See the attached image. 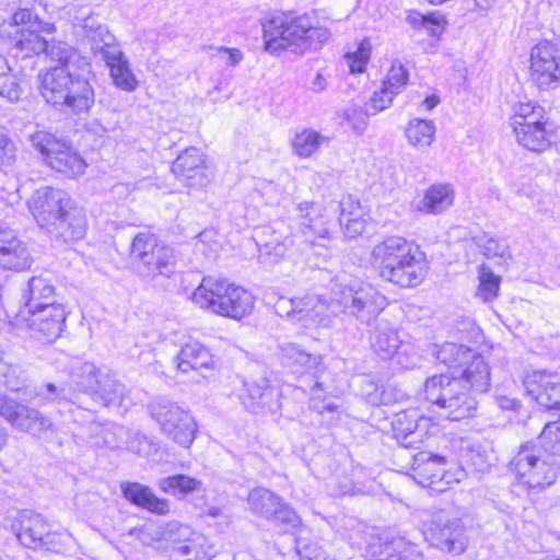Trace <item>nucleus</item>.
I'll return each mask as SVG.
<instances>
[{"instance_id":"f257e3e1","label":"nucleus","mask_w":560,"mask_h":560,"mask_svg":"<svg viewBox=\"0 0 560 560\" xmlns=\"http://www.w3.org/2000/svg\"><path fill=\"white\" fill-rule=\"evenodd\" d=\"M489 387V365L482 357H474L459 377L445 373L428 377L423 395L441 416L451 421H459L474 417L477 411L478 402L470 389L486 393Z\"/></svg>"},{"instance_id":"f03ea898","label":"nucleus","mask_w":560,"mask_h":560,"mask_svg":"<svg viewBox=\"0 0 560 560\" xmlns=\"http://www.w3.org/2000/svg\"><path fill=\"white\" fill-rule=\"evenodd\" d=\"M28 207L39 228L56 246L74 244L85 237V211L67 191L48 186L38 188Z\"/></svg>"},{"instance_id":"7ed1b4c3","label":"nucleus","mask_w":560,"mask_h":560,"mask_svg":"<svg viewBox=\"0 0 560 560\" xmlns=\"http://www.w3.org/2000/svg\"><path fill=\"white\" fill-rule=\"evenodd\" d=\"M40 77V94L45 102L59 112L73 115L89 114L95 104L91 83V66L77 72L66 69L45 71Z\"/></svg>"},{"instance_id":"20e7f679","label":"nucleus","mask_w":560,"mask_h":560,"mask_svg":"<svg viewBox=\"0 0 560 560\" xmlns=\"http://www.w3.org/2000/svg\"><path fill=\"white\" fill-rule=\"evenodd\" d=\"M98 374L100 370L93 363L75 360L70 366L68 380L44 384L37 392V398L42 404L55 402L65 407L71 415L77 410L93 413L88 398L97 383ZM73 421L78 422L79 419L73 416Z\"/></svg>"},{"instance_id":"39448f33","label":"nucleus","mask_w":560,"mask_h":560,"mask_svg":"<svg viewBox=\"0 0 560 560\" xmlns=\"http://www.w3.org/2000/svg\"><path fill=\"white\" fill-rule=\"evenodd\" d=\"M385 306L386 298L370 284L331 282L328 308L358 328L371 326Z\"/></svg>"},{"instance_id":"423d86ee","label":"nucleus","mask_w":560,"mask_h":560,"mask_svg":"<svg viewBox=\"0 0 560 560\" xmlns=\"http://www.w3.org/2000/svg\"><path fill=\"white\" fill-rule=\"evenodd\" d=\"M191 300L201 308L233 319L243 318L254 308V298L248 291L212 276L203 277Z\"/></svg>"},{"instance_id":"0eeeda50","label":"nucleus","mask_w":560,"mask_h":560,"mask_svg":"<svg viewBox=\"0 0 560 560\" xmlns=\"http://www.w3.org/2000/svg\"><path fill=\"white\" fill-rule=\"evenodd\" d=\"M534 443L522 444L510 462V470L520 486L528 492H540L552 486L558 477V466L548 450Z\"/></svg>"},{"instance_id":"6e6552de","label":"nucleus","mask_w":560,"mask_h":560,"mask_svg":"<svg viewBox=\"0 0 560 560\" xmlns=\"http://www.w3.org/2000/svg\"><path fill=\"white\" fill-rule=\"evenodd\" d=\"M129 261L132 271L144 280L168 278L174 272L176 264L173 248L148 231L133 236Z\"/></svg>"},{"instance_id":"1a4fd4ad","label":"nucleus","mask_w":560,"mask_h":560,"mask_svg":"<svg viewBox=\"0 0 560 560\" xmlns=\"http://www.w3.org/2000/svg\"><path fill=\"white\" fill-rule=\"evenodd\" d=\"M148 409L163 434L180 446H190L195 440L197 428L188 410L163 396L152 399Z\"/></svg>"},{"instance_id":"9d476101","label":"nucleus","mask_w":560,"mask_h":560,"mask_svg":"<svg viewBox=\"0 0 560 560\" xmlns=\"http://www.w3.org/2000/svg\"><path fill=\"white\" fill-rule=\"evenodd\" d=\"M32 147L38 151L47 165L68 177L84 173L86 163L80 153L67 141L48 131L30 135Z\"/></svg>"},{"instance_id":"9b49d317","label":"nucleus","mask_w":560,"mask_h":560,"mask_svg":"<svg viewBox=\"0 0 560 560\" xmlns=\"http://www.w3.org/2000/svg\"><path fill=\"white\" fill-rule=\"evenodd\" d=\"M310 20L306 14L295 18L281 14L266 20L262 23L265 49L277 52L291 45L302 48Z\"/></svg>"},{"instance_id":"f8f14e48","label":"nucleus","mask_w":560,"mask_h":560,"mask_svg":"<svg viewBox=\"0 0 560 560\" xmlns=\"http://www.w3.org/2000/svg\"><path fill=\"white\" fill-rule=\"evenodd\" d=\"M296 211L298 228L304 242L316 255L326 256L329 252L332 222L325 209L317 202L305 201L298 205Z\"/></svg>"},{"instance_id":"ddd939ff","label":"nucleus","mask_w":560,"mask_h":560,"mask_svg":"<svg viewBox=\"0 0 560 560\" xmlns=\"http://www.w3.org/2000/svg\"><path fill=\"white\" fill-rule=\"evenodd\" d=\"M163 538L170 542L172 558L186 560H210L212 546L206 536L178 522L167 523L162 530Z\"/></svg>"},{"instance_id":"4468645a","label":"nucleus","mask_w":560,"mask_h":560,"mask_svg":"<svg viewBox=\"0 0 560 560\" xmlns=\"http://www.w3.org/2000/svg\"><path fill=\"white\" fill-rule=\"evenodd\" d=\"M67 312L63 304L20 311L19 320L31 338L42 343L55 342L65 329Z\"/></svg>"},{"instance_id":"2eb2a0df","label":"nucleus","mask_w":560,"mask_h":560,"mask_svg":"<svg viewBox=\"0 0 560 560\" xmlns=\"http://www.w3.org/2000/svg\"><path fill=\"white\" fill-rule=\"evenodd\" d=\"M427 541L434 548L460 555L466 550L468 538L459 517L435 515L424 529Z\"/></svg>"},{"instance_id":"dca6fc26","label":"nucleus","mask_w":560,"mask_h":560,"mask_svg":"<svg viewBox=\"0 0 560 560\" xmlns=\"http://www.w3.org/2000/svg\"><path fill=\"white\" fill-rule=\"evenodd\" d=\"M529 77L540 90L555 89L560 81V49L548 39L539 42L530 51Z\"/></svg>"},{"instance_id":"f3484780","label":"nucleus","mask_w":560,"mask_h":560,"mask_svg":"<svg viewBox=\"0 0 560 560\" xmlns=\"http://www.w3.org/2000/svg\"><path fill=\"white\" fill-rule=\"evenodd\" d=\"M427 272L425 255L419 248L378 271L383 280L400 288L419 285L424 280Z\"/></svg>"},{"instance_id":"a211bd4d","label":"nucleus","mask_w":560,"mask_h":560,"mask_svg":"<svg viewBox=\"0 0 560 560\" xmlns=\"http://www.w3.org/2000/svg\"><path fill=\"white\" fill-rule=\"evenodd\" d=\"M11 529L27 548L47 547L52 541L50 525L32 510L19 511L11 523Z\"/></svg>"},{"instance_id":"6ab92c4d","label":"nucleus","mask_w":560,"mask_h":560,"mask_svg":"<svg viewBox=\"0 0 560 560\" xmlns=\"http://www.w3.org/2000/svg\"><path fill=\"white\" fill-rule=\"evenodd\" d=\"M371 347L383 360L392 359L394 355L397 362L404 368L413 366L417 362V354L408 355L411 346L404 342L398 331L387 323H380L370 337Z\"/></svg>"},{"instance_id":"aec40b11","label":"nucleus","mask_w":560,"mask_h":560,"mask_svg":"<svg viewBox=\"0 0 560 560\" xmlns=\"http://www.w3.org/2000/svg\"><path fill=\"white\" fill-rule=\"evenodd\" d=\"M0 416L14 428L39 435L51 428V421L37 409L20 404L7 396H0Z\"/></svg>"},{"instance_id":"412c9836","label":"nucleus","mask_w":560,"mask_h":560,"mask_svg":"<svg viewBox=\"0 0 560 560\" xmlns=\"http://www.w3.org/2000/svg\"><path fill=\"white\" fill-rule=\"evenodd\" d=\"M279 397V392L264 376L245 380L240 394L243 406L253 413H276L280 409Z\"/></svg>"},{"instance_id":"4be33fe9","label":"nucleus","mask_w":560,"mask_h":560,"mask_svg":"<svg viewBox=\"0 0 560 560\" xmlns=\"http://www.w3.org/2000/svg\"><path fill=\"white\" fill-rule=\"evenodd\" d=\"M205 163V158L200 150L190 147L175 159L172 172L186 186L202 188L211 182V174Z\"/></svg>"},{"instance_id":"5701e85b","label":"nucleus","mask_w":560,"mask_h":560,"mask_svg":"<svg viewBox=\"0 0 560 560\" xmlns=\"http://www.w3.org/2000/svg\"><path fill=\"white\" fill-rule=\"evenodd\" d=\"M365 555L371 560H423L419 547L401 536L372 538Z\"/></svg>"},{"instance_id":"b1692460","label":"nucleus","mask_w":560,"mask_h":560,"mask_svg":"<svg viewBox=\"0 0 560 560\" xmlns=\"http://www.w3.org/2000/svg\"><path fill=\"white\" fill-rule=\"evenodd\" d=\"M523 385L527 395L546 409L560 410V375L546 371L526 374Z\"/></svg>"},{"instance_id":"393cba45","label":"nucleus","mask_w":560,"mask_h":560,"mask_svg":"<svg viewBox=\"0 0 560 560\" xmlns=\"http://www.w3.org/2000/svg\"><path fill=\"white\" fill-rule=\"evenodd\" d=\"M32 264L27 244L11 231L0 229V269L22 272L28 270Z\"/></svg>"},{"instance_id":"a878e982","label":"nucleus","mask_w":560,"mask_h":560,"mask_svg":"<svg viewBox=\"0 0 560 560\" xmlns=\"http://www.w3.org/2000/svg\"><path fill=\"white\" fill-rule=\"evenodd\" d=\"M119 488L122 498L131 505L160 516L170 513V501L158 497L147 485L137 481H122Z\"/></svg>"},{"instance_id":"bb28decb","label":"nucleus","mask_w":560,"mask_h":560,"mask_svg":"<svg viewBox=\"0 0 560 560\" xmlns=\"http://www.w3.org/2000/svg\"><path fill=\"white\" fill-rule=\"evenodd\" d=\"M56 31L52 23L35 19L31 24V28H22L20 36L15 39L14 49L20 52L22 57H30L32 54L39 55L45 52L49 39L43 34L50 35Z\"/></svg>"},{"instance_id":"cd10ccee","label":"nucleus","mask_w":560,"mask_h":560,"mask_svg":"<svg viewBox=\"0 0 560 560\" xmlns=\"http://www.w3.org/2000/svg\"><path fill=\"white\" fill-rule=\"evenodd\" d=\"M56 287L50 279L44 276L32 277L22 291L21 300L23 305L20 311L37 310L50 305H58L56 302Z\"/></svg>"},{"instance_id":"c85d7f7f","label":"nucleus","mask_w":560,"mask_h":560,"mask_svg":"<svg viewBox=\"0 0 560 560\" xmlns=\"http://www.w3.org/2000/svg\"><path fill=\"white\" fill-rule=\"evenodd\" d=\"M417 248L418 247L411 242L401 236H387L373 247L371 253L372 262L380 271L381 269L392 265L395 260L415 252Z\"/></svg>"},{"instance_id":"c756f323","label":"nucleus","mask_w":560,"mask_h":560,"mask_svg":"<svg viewBox=\"0 0 560 560\" xmlns=\"http://www.w3.org/2000/svg\"><path fill=\"white\" fill-rule=\"evenodd\" d=\"M44 54L51 62L56 63L55 67L49 68L47 71L66 69L69 72H77L81 68L91 66L86 58L81 56L74 47L62 40L49 39Z\"/></svg>"},{"instance_id":"7c9ffc66","label":"nucleus","mask_w":560,"mask_h":560,"mask_svg":"<svg viewBox=\"0 0 560 560\" xmlns=\"http://www.w3.org/2000/svg\"><path fill=\"white\" fill-rule=\"evenodd\" d=\"M176 368L182 373L199 372L213 369V357L208 348L198 341L185 343L174 359Z\"/></svg>"},{"instance_id":"2f4dec72","label":"nucleus","mask_w":560,"mask_h":560,"mask_svg":"<svg viewBox=\"0 0 560 560\" xmlns=\"http://www.w3.org/2000/svg\"><path fill=\"white\" fill-rule=\"evenodd\" d=\"M315 298L289 299L281 296L275 304L276 313L281 317L290 318L292 322L307 326L318 312L315 310Z\"/></svg>"},{"instance_id":"473e14b6","label":"nucleus","mask_w":560,"mask_h":560,"mask_svg":"<svg viewBox=\"0 0 560 560\" xmlns=\"http://www.w3.org/2000/svg\"><path fill=\"white\" fill-rule=\"evenodd\" d=\"M279 359L284 369L296 375L307 373L318 365V357L306 352L293 342L280 346Z\"/></svg>"},{"instance_id":"72a5a7b5","label":"nucleus","mask_w":560,"mask_h":560,"mask_svg":"<svg viewBox=\"0 0 560 560\" xmlns=\"http://www.w3.org/2000/svg\"><path fill=\"white\" fill-rule=\"evenodd\" d=\"M125 387L115 377L107 373H102L97 376V383L93 388L89 404L93 406V412L96 406L107 407L117 404L124 396Z\"/></svg>"},{"instance_id":"f704fd0d","label":"nucleus","mask_w":560,"mask_h":560,"mask_svg":"<svg viewBox=\"0 0 560 560\" xmlns=\"http://www.w3.org/2000/svg\"><path fill=\"white\" fill-rule=\"evenodd\" d=\"M156 486L163 493L177 499H185L191 493L201 491L203 483L195 477L185 474H174L160 478L156 481Z\"/></svg>"},{"instance_id":"c9c22d12","label":"nucleus","mask_w":560,"mask_h":560,"mask_svg":"<svg viewBox=\"0 0 560 560\" xmlns=\"http://www.w3.org/2000/svg\"><path fill=\"white\" fill-rule=\"evenodd\" d=\"M454 202V191L450 185L430 186L418 205L420 211L439 214L450 208Z\"/></svg>"},{"instance_id":"e433bc0d","label":"nucleus","mask_w":560,"mask_h":560,"mask_svg":"<svg viewBox=\"0 0 560 560\" xmlns=\"http://www.w3.org/2000/svg\"><path fill=\"white\" fill-rule=\"evenodd\" d=\"M420 416L418 410L408 409L395 413L392 427L396 440L408 447L416 442L413 438L419 429Z\"/></svg>"},{"instance_id":"4c0bfd02","label":"nucleus","mask_w":560,"mask_h":560,"mask_svg":"<svg viewBox=\"0 0 560 560\" xmlns=\"http://www.w3.org/2000/svg\"><path fill=\"white\" fill-rule=\"evenodd\" d=\"M254 238L261 255L281 258L287 253V237L273 226H260L255 230Z\"/></svg>"},{"instance_id":"58836bf2","label":"nucleus","mask_w":560,"mask_h":560,"mask_svg":"<svg viewBox=\"0 0 560 560\" xmlns=\"http://www.w3.org/2000/svg\"><path fill=\"white\" fill-rule=\"evenodd\" d=\"M282 498L266 488H255L247 495V504L252 513L266 520L272 516Z\"/></svg>"},{"instance_id":"ea45409f","label":"nucleus","mask_w":560,"mask_h":560,"mask_svg":"<svg viewBox=\"0 0 560 560\" xmlns=\"http://www.w3.org/2000/svg\"><path fill=\"white\" fill-rule=\"evenodd\" d=\"M435 125L432 120L413 118L405 128V136L409 144L423 149L431 145L435 138Z\"/></svg>"},{"instance_id":"a19ab883","label":"nucleus","mask_w":560,"mask_h":560,"mask_svg":"<svg viewBox=\"0 0 560 560\" xmlns=\"http://www.w3.org/2000/svg\"><path fill=\"white\" fill-rule=\"evenodd\" d=\"M513 130L518 143L530 151H544L550 144L547 138L546 126L515 127Z\"/></svg>"},{"instance_id":"79ce46f5","label":"nucleus","mask_w":560,"mask_h":560,"mask_svg":"<svg viewBox=\"0 0 560 560\" xmlns=\"http://www.w3.org/2000/svg\"><path fill=\"white\" fill-rule=\"evenodd\" d=\"M512 120L513 129L515 127L546 126L547 122L545 108L530 102L520 104Z\"/></svg>"},{"instance_id":"37998d69","label":"nucleus","mask_w":560,"mask_h":560,"mask_svg":"<svg viewBox=\"0 0 560 560\" xmlns=\"http://www.w3.org/2000/svg\"><path fill=\"white\" fill-rule=\"evenodd\" d=\"M471 350L464 345H456L453 342H446L442 345L436 351V359L439 362L445 364L448 368L460 366L468 361L474 359Z\"/></svg>"},{"instance_id":"c03bdc74","label":"nucleus","mask_w":560,"mask_h":560,"mask_svg":"<svg viewBox=\"0 0 560 560\" xmlns=\"http://www.w3.org/2000/svg\"><path fill=\"white\" fill-rule=\"evenodd\" d=\"M127 448L140 456L150 457L158 453L160 442L156 438L140 431H128Z\"/></svg>"},{"instance_id":"a18cd8bd","label":"nucleus","mask_w":560,"mask_h":560,"mask_svg":"<svg viewBox=\"0 0 560 560\" xmlns=\"http://www.w3.org/2000/svg\"><path fill=\"white\" fill-rule=\"evenodd\" d=\"M324 136L312 129H304L296 133L293 141V150L301 158H308L315 153L320 143L324 141Z\"/></svg>"},{"instance_id":"49530a36","label":"nucleus","mask_w":560,"mask_h":560,"mask_svg":"<svg viewBox=\"0 0 560 560\" xmlns=\"http://www.w3.org/2000/svg\"><path fill=\"white\" fill-rule=\"evenodd\" d=\"M445 465L446 457L440 454L422 451L413 455V469L430 472L432 478L439 477Z\"/></svg>"},{"instance_id":"de8ad7c7","label":"nucleus","mask_w":560,"mask_h":560,"mask_svg":"<svg viewBox=\"0 0 560 560\" xmlns=\"http://www.w3.org/2000/svg\"><path fill=\"white\" fill-rule=\"evenodd\" d=\"M268 521L273 522L284 533L294 530L301 523L299 515L283 499Z\"/></svg>"},{"instance_id":"09e8293b","label":"nucleus","mask_w":560,"mask_h":560,"mask_svg":"<svg viewBox=\"0 0 560 560\" xmlns=\"http://www.w3.org/2000/svg\"><path fill=\"white\" fill-rule=\"evenodd\" d=\"M109 71L113 82L118 89L127 92L136 90L138 82L129 68L127 59L109 67Z\"/></svg>"},{"instance_id":"8fccbe9b","label":"nucleus","mask_w":560,"mask_h":560,"mask_svg":"<svg viewBox=\"0 0 560 560\" xmlns=\"http://www.w3.org/2000/svg\"><path fill=\"white\" fill-rule=\"evenodd\" d=\"M479 287L477 295L485 302L492 301L498 296L501 278L495 276L490 269L482 267L479 275Z\"/></svg>"},{"instance_id":"3c124183","label":"nucleus","mask_w":560,"mask_h":560,"mask_svg":"<svg viewBox=\"0 0 560 560\" xmlns=\"http://www.w3.org/2000/svg\"><path fill=\"white\" fill-rule=\"evenodd\" d=\"M101 32L105 34V39H103L104 44L101 45L102 49L97 52V56L105 61L108 68L126 60L124 52L115 44V37L109 33L108 28H102Z\"/></svg>"},{"instance_id":"603ef678","label":"nucleus","mask_w":560,"mask_h":560,"mask_svg":"<svg viewBox=\"0 0 560 560\" xmlns=\"http://www.w3.org/2000/svg\"><path fill=\"white\" fill-rule=\"evenodd\" d=\"M370 115L369 108L363 110V108L352 105L342 112L341 118L342 122L350 126L357 135H362L368 126V117Z\"/></svg>"},{"instance_id":"864d4df0","label":"nucleus","mask_w":560,"mask_h":560,"mask_svg":"<svg viewBox=\"0 0 560 560\" xmlns=\"http://www.w3.org/2000/svg\"><path fill=\"white\" fill-rule=\"evenodd\" d=\"M539 441L552 455L560 456V419L545 424Z\"/></svg>"},{"instance_id":"5fc2aeb1","label":"nucleus","mask_w":560,"mask_h":560,"mask_svg":"<svg viewBox=\"0 0 560 560\" xmlns=\"http://www.w3.org/2000/svg\"><path fill=\"white\" fill-rule=\"evenodd\" d=\"M371 55V44L368 39H363L357 51L346 54L349 69L351 73H362L365 71Z\"/></svg>"},{"instance_id":"6e6d98bb","label":"nucleus","mask_w":560,"mask_h":560,"mask_svg":"<svg viewBox=\"0 0 560 560\" xmlns=\"http://www.w3.org/2000/svg\"><path fill=\"white\" fill-rule=\"evenodd\" d=\"M18 160V148L14 141L0 127V171L11 167Z\"/></svg>"},{"instance_id":"4d7b16f0","label":"nucleus","mask_w":560,"mask_h":560,"mask_svg":"<svg viewBox=\"0 0 560 560\" xmlns=\"http://www.w3.org/2000/svg\"><path fill=\"white\" fill-rule=\"evenodd\" d=\"M475 240L477 245L482 249V253L486 257H510L509 246L505 244V242L495 240L493 237H488V235L478 236Z\"/></svg>"},{"instance_id":"13d9d810","label":"nucleus","mask_w":560,"mask_h":560,"mask_svg":"<svg viewBox=\"0 0 560 560\" xmlns=\"http://www.w3.org/2000/svg\"><path fill=\"white\" fill-rule=\"evenodd\" d=\"M196 249L209 258H214L219 250V234L213 229H205L197 235Z\"/></svg>"},{"instance_id":"bf43d9fd","label":"nucleus","mask_w":560,"mask_h":560,"mask_svg":"<svg viewBox=\"0 0 560 560\" xmlns=\"http://www.w3.org/2000/svg\"><path fill=\"white\" fill-rule=\"evenodd\" d=\"M408 71L401 65H393L388 71L387 79L383 82V86L393 91V93L399 94L408 82Z\"/></svg>"},{"instance_id":"052dcab7","label":"nucleus","mask_w":560,"mask_h":560,"mask_svg":"<svg viewBox=\"0 0 560 560\" xmlns=\"http://www.w3.org/2000/svg\"><path fill=\"white\" fill-rule=\"evenodd\" d=\"M102 28H107V26L97 24L93 19L88 18L83 23V30L85 31V39L91 44V50L97 56V52L102 49L104 44L103 39H105V34L101 32Z\"/></svg>"},{"instance_id":"680f3d73","label":"nucleus","mask_w":560,"mask_h":560,"mask_svg":"<svg viewBox=\"0 0 560 560\" xmlns=\"http://www.w3.org/2000/svg\"><path fill=\"white\" fill-rule=\"evenodd\" d=\"M329 37L330 32L328 28L313 26L310 22V27L306 31L302 48L317 50L329 39Z\"/></svg>"},{"instance_id":"e2e57ef3","label":"nucleus","mask_w":560,"mask_h":560,"mask_svg":"<svg viewBox=\"0 0 560 560\" xmlns=\"http://www.w3.org/2000/svg\"><path fill=\"white\" fill-rule=\"evenodd\" d=\"M396 95V93H393V91L385 86H382L380 91L374 92L370 100V104L368 105L371 115H375L376 113L388 108Z\"/></svg>"},{"instance_id":"0e129e2a","label":"nucleus","mask_w":560,"mask_h":560,"mask_svg":"<svg viewBox=\"0 0 560 560\" xmlns=\"http://www.w3.org/2000/svg\"><path fill=\"white\" fill-rule=\"evenodd\" d=\"M0 79H2L0 82V95L10 102H18L22 93L18 79L10 74V72L0 77Z\"/></svg>"},{"instance_id":"69168bd1","label":"nucleus","mask_w":560,"mask_h":560,"mask_svg":"<svg viewBox=\"0 0 560 560\" xmlns=\"http://www.w3.org/2000/svg\"><path fill=\"white\" fill-rule=\"evenodd\" d=\"M339 224L345 230V234L348 237L361 235L365 230L364 219H346V217L339 218Z\"/></svg>"},{"instance_id":"338daca9","label":"nucleus","mask_w":560,"mask_h":560,"mask_svg":"<svg viewBox=\"0 0 560 560\" xmlns=\"http://www.w3.org/2000/svg\"><path fill=\"white\" fill-rule=\"evenodd\" d=\"M443 23H445L443 16L430 13L425 15L422 28H425L430 36H439L442 33Z\"/></svg>"},{"instance_id":"774afa93","label":"nucleus","mask_w":560,"mask_h":560,"mask_svg":"<svg viewBox=\"0 0 560 560\" xmlns=\"http://www.w3.org/2000/svg\"><path fill=\"white\" fill-rule=\"evenodd\" d=\"M339 210H340V217L349 219V213L358 210V208L361 207L360 201L354 199L351 195L343 196L341 200L339 201Z\"/></svg>"}]
</instances>
